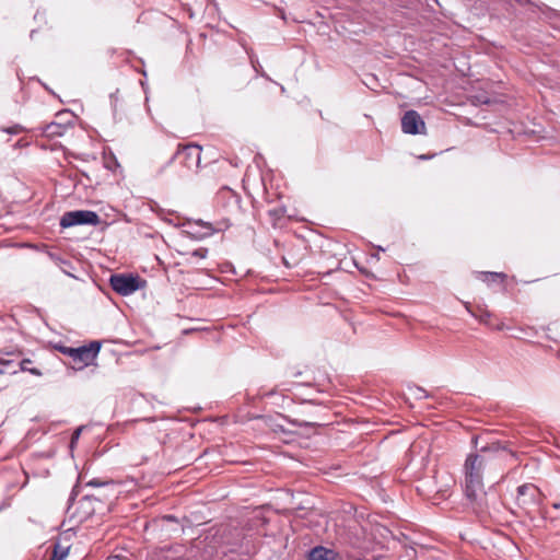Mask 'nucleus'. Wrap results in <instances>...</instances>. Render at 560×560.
Returning a JSON list of instances; mask_svg holds the SVG:
<instances>
[{
    "mask_svg": "<svg viewBox=\"0 0 560 560\" xmlns=\"http://www.w3.org/2000/svg\"><path fill=\"white\" fill-rule=\"evenodd\" d=\"M490 452V447L482 446L480 452L469 454L464 464V491L476 512H483L487 508L483 477L491 469Z\"/></svg>",
    "mask_w": 560,
    "mask_h": 560,
    "instance_id": "f257e3e1",
    "label": "nucleus"
},
{
    "mask_svg": "<svg viewBox=\"0 0 560 560\" xmlns=\"http://www.w3.org/2000/svg\"><path fill=\"white\" fill-rule=\"evenodd\" d=\"M488 276L492 277L493 279H497V278H501V279H504L505 278V275L504 273H499V272H489L487 273Z\"/></svg>",
    "mask_w": 560,
    "mask_h": 560,
    "instance_id": "f3484780",
    "label": "nucleus"
},
{
    "mask_svg": "<svg viewBox=\"0 0 560 560\" xmlns=\"http://www.w3.org/2000/svg\"><path fill=\"white\" fill-rule=\"evenodd\" d=\"M24 145H27V143L23 142L22 139L16 142V147H24Z\"/></svg>",
    "mask_w": 560,
    "mask_h": 560,
    "instance_id": "aec40b11",
    "label": "nucleus"
},
{
    "mask_svg": "<svg viewBox=\"0 0 560 560\" xmlns=\"http://www.w3.org/2000/svg\"><path fill=\"white\" fill-rule=\"evenodd\" d=\"M253 68H255V71H258V68H256V65L253 63Z\"/></svg>",
    "mask_w": 560,
    "mask_h": 560,
    "instance_id": "b1692460",
    "label": "nucleus"
},
{
    "mask_svg": "<svg viewBox=\"0 0 560 560\" xmlns=\"http://www.w3.org/2000/svg\"><path fill=\"white\" fill-rule=\"evenodd\" d=\"M56 349L69 358L78 365V370H82L90 365L97 357L101 350L100 341H91L89 345H83L78 348L57 345Z\"/></svg>",
    "mask_w": 560,
    "mask_h": 560,
    "instance_id": "7ed1b4c3",
    "label": "nucleus"
},
{
    "mask_svg": "<svg viewBox=\"0 0 560 560\" xmlns=\"http://www.w3.org/2000/svg\"><path fill=\"white\" fill-rule=\"evenodd\" d=\"M101 219L98 214L91 210H74L65 212L60 219V226L63 229L74 225H98Z\"/></svg>",
    "mask_w": 560,
    "mask_h": 560,
    "instance_id": "39448f33",
    "label": "nucleus"
},
{
    "mask_svg": "<svg viewBox=\"0 0 560 560\" xmlns=\"http://www.w3.org/2000/svg\"><path fill=\"white\" fill-rule=\"evenodd\" d=\"M401 130L407 135H425V122L418 112L410 109L401 118Z\"/></svg>",
    "mask_w": 560,
    "mask_h": 560,
    "instance_id": "0eeeda50",
    "label": "nucleus"
},
{
    "mask_svg": "<svg viewBox=\"0 0 560 560\" xmlns=\"http://www.w3.org/2000/svg\"><path fill=\"white\" fill-rule=\"evenodd\" d=\"M49 257L56 262H66L65 260H62L60 257L56 256L55 254L52 253H49Z\"/></svg>",
    "mask_w": 560,
    "mask_h": 560,
    "instance_id": "a211bd4d",
    "label": "nucleus"
},
{
    "mask_svg": "<svg viewBox=\"0 0 560 560\" xmlns=\"http://www.w3.org/2000/svg\"><path fill=\"white\" fill-rule=\"evenodd\" d=\"M185 226L187 230L185 231L190 237L195 240H202L208 236H211L215 232L223 231L228 226H213L210 222H205L202 220L188 221Z\"/></svg>",
    "mask_w": 560,
    "mask_h": 560,
    "instance_id": "423d86ee",
    "label": "nucleus"
},
{
    "mask_svg": "<svg viewBox=\"0 0 560 560\" xmlns=\"http://www.w3.org/2000/svg\"><path fill=\"white\" fill-rule=\"evenodd\" d=\"M167 520L172 521V520H174V517L173 516H167Z\"/></svg>",
    "mask_w": 560,
    "mask_h": 560,
    "instance_id": "5701e85b",
    "label": "nucleus"
},
{
    "mask_svg": "<svg viewBox=\"0 0 560 560\" xmlns=\"http://www.w3.org/2000/svg\"><path fill=\"white\" fill-rule=\"evenodd\" d=\"M335 552L325 547H314L308 553V560H334Z\"/></svg>",
    "mask_w": 560,
    "mask_h": 560,
    "instance_id": "9d476101",
    "label": "nucleus"
},
{
    "mask_svg": "<svg viewBox=\"0 0 560 560\" xmlns=\"http://www.w3.org/2000/svg\"><path fill=\"white\" fill-rule=\"evenodd\" d=\"M3 132H7V133H10V135H19L21 132H23L25 129L23 126L16 124L12 127H8V128H2L1 129Z\"/></svg>",
    "mask_w": 560,
    "mask_h": 560,
    "instance_id": "2eb2a0df",
    "label": "nucleus"
},
{
    "mask_svg": "<svg viewBox=\"0 0 560 560\" xmlns=\"http://www.w3.org/2000/svg\"><path fill=\"white\" fill-rule=\"evenodd\" d=\"M68 556V548L61 547L59 544L54 546V551L49 560H63Z\"/></svg>",
    "mask_w": 560,
    "mask_h": 560,
    "instance_id": "f8f14e48",
    "label": "nucleus"
},
{
    "mask_svg": "<svg viewBox=\"0 0 560 560\" xmlns=\"http://www.w3.org/2000/svg\"><path fill=\"white\" fill-rule=\"evenodd\" d=\"M38 130H40L42 135L47 138H55L63 136L67 131V126L52 121L43 127H39Z\"/></svg>",
    "mask_w": 560,
    "mask_h": 560,
    "instance_id": "1a4fd4ad",
    "label": "nucleus"
},
{
    "mask_svg": "<svg viewBox=\"0 0 560 560\" xmlns=\"http://www.w3.org/2000/svg\"><path fill=\"white\" fill-rule=\"evenodd\" d=\"M81 428L77 429L72 435V440H71V444L74 443V441L79 438L80 433H81Z\"/></svg>",
    "mask_w": 560,
    "mask_h": 560,
    "instance_id": "6ab92c4d",
    "label": "nucleus"
},
{
    "mask_svg": "<svg viewBox=\"0 0 560 560\" xmlns=\"http://www.w3.org/2000/svg\"><path fill=\"white\" fill-rule=\"evenodd\" d=\"M418 392L424 394V390L422 388H418Z\"/></svg>",
    "mask_w": 560,
    "mask_h": 560,
    "instance_id": "4be33fe9",
    "label": "nucleus"
},
{
    "mask_svg": "<svg viewBox=\"0 0 560 560\" xmlns=\"http://www.w3.org/2000/svg\"><path fill=\"white\" fill-rule=\"evenodd\" d=\"M114 485H115V482L113 480L102 481L98 478H93L92 480H90L88 482V486H91V487H109V486L113 487Z\"/></svg>",
    "mask_w": 560,
    "mask_h": 560,
    "instance_id": "4468645a",
    "label": "nucleus"
},
{
    "mask_svg": "<svg viewBox=\"0 0 560 560\" xmlns=\"http://www.w3.org/2000/svg\"><path fill=\"white\" fill-rule=\"evenodd\" d=\"M202 148L195 143L178 144L174 155L168 160L166 165L160 171L163 172L166 166H178L176 175L180 178L194 174L200 167Z\"/></svg>",
    "mask_w": 560,
    "mask_h": 560,
    "instance_id": "f03ea898",
    "label": "nucleus"
},
{
    "mask_svg": "<svg viewBox=\"0 0 560 560\" xmlns=\"http://www.w3.org/2000/svg\"><path fill=\"white\" fill-rule=\"evenodd\" d=\"M32 361L30 359H23L21 362H20V370L21 371H27L30 372L31 374L35 375V376H40L42 375V372L40 370L36 369V368H28V364H31Z\"/></svg>",
    "mask_w": 560,
    "mask_h": 560,
    "instance_id": "ddd939ff",
    "label": "nucleus"
},
{
    "mask_svg": "<svg viewBox=\"0 0 560 560\" xmlns=\"http://www.w3.org/2000/svg\"><path fill=\"white\" fill-rule=\"evenodd\" d=\"M190 255H191L192 257L203 259V258H206V257H207V255H208V248H206V247H200V248H198V249L192 250V252L190 253Z\"/></svg>",
    "mask_w": 560,
    "mask_h": 560,
    "instance_id": "dca6fc26",
    "label": "nucleus"
},
{
    "mask_svg": "<svg viewBox=\"0 0 560 560\" xmlns=\"http://www.w3.org/2000/svg\"><path fill=\"white\" fill-rule=\"evenodd\" d=\"M18 369L12 360H5L0 357V375L16 374Z\"/></svg>",
    "mask_w": 560,
    "mask_h": 560,
    "instance_id": "9b49d317",
    "label": "nucleus"
},
{
    "mask_svg": "<svg viewBox=\"0 0 560 560\" xmlns=\"http://www.w3.org/2000/svg\"><path fill=\"white\" fill-rule=\"evenodd\" d=\"M112 289L120 295H129L141 289L144 281L139 276L117 273L109 278Z\"/></svg>",
    "mask_w": 560,
    "mask_h": 560,
    "instance_id": "20e7f679",
    "label": "nucleus"
},
{
    "mask_svg": "<svg viewBox=\"0 0 560 560\" xmlns=\"http://www.w3.org/2000/svg\"><path fill=\"white\" fill-rule=\"evenodd\" d=\"M539 494V489L535 485H522L517 488V502L521 506L536 504Z\"/></svg>",
    "mask_w": 560,
    "mask_h": 560,
    "instance_id": "6e6552de",
    "label": "nucleus"
},
{
    "mask_svg": "<svg viewBox=\"0 0 560 560\" xmlns=\"http://www.w3.org/2000/svg\"><path fill=\"white\" fill-rule=\"evenodd\" d=\"M253 68H255V71H258V68H256V65L253 63Z\"/></svg>",
    "mask_w": 560,
    "mask_h": 560,
    "instance_id": "393cba45",
    "label": "nucleus"
},
{
    "mask_svg": "<svg viewBox=\"0 0 560 560\" xmlns=\"http://www.w3.org/2000/svg\"><path fill=\"white\" fill-rule=\"evenodd\" d=\"M0 353L11 355V354H14L15 352L14 351H0Z\"/></svg>",
    "mask_w": 560,
    "mask_h": 560,
    "instance_id": "412c9836",
    "label": "nucleus"
}]
</instances>
